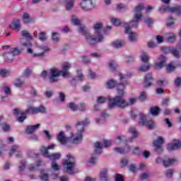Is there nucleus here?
Masks as SVG:
<instances>
[{
    "mask_svg": "<svg viewBox=\"0 0 181 181\" xmlns=\"http://www.w3.org/2000/svg\"><path fill=\"white\" fill-rule=\"evenodd\" d=\"M27 112L28 114H39V112L45 113L46 112V108L43 106H40L39 107H35L33 106H30L27 109Z\"/></svg>",
    "mask_w": 181,
    "mask_h": 181,
    "instance_id": "obj_12",
    "label": "nucleus"
},
{
    "mask_svg": "<svg viewBox=\"0 0 181 181\" xmlns=\"http://www.w3.org/2000/svg\"><path fill=\"white\" fill-rule=\"evenodd\" d=\"M24 83H25V81H23V80H21V78H19L16 80L15 86H16V87L20 88V87H22V86H23Z\"/></svg>",
    "mask_w": 181,
    "mask_h": 181,
    "instance_id": "obj_43",
    "label": "nucleus"
},
{
    "mask_svg": "<svg viewBox=\"0 0 181 181\" xmlns=\"http://www.w3.org/2000/svg\"><path fill=\"white\" fill-rule=\"evenodd\" d=\"M109 67L113 71L117 69V67H118V65L117 63L115 62V61H111L109 64Z\"/></svg>",
    "mask_w": 181,
    "mask_h": 181,
    "instance_id": "obj_46",
    "label": "nucleus"
},
{
    "mask_svg": "<svg viewBox=\"0 0 181 181\" xmlns=\"http://www.w3.org/2000/svg\"><path fill=\"white\" fill-rule=\"evenodd\" d=\"M40 40H42V42H45V40H47V37H46V33H40L39 35Z\"/></svg>",
    "mask_w": 181,
    "mask_h": 181,
    "instance_id": "obj_50",
    "label": "nucleus"
},
{
    "mask_svg": "<svg viewBox=\"0 0 181 181\" xmlns=\"http://www.w3.org/2000/svg\"><path fill=\"white\" fill-rule=\"evenodd\" d=\"M125 33H129V40H130V42H135V37H136V34L135 33H133L131 30L130 28H128V24H126L125 26Z\"/></svg>",
    "mask_w": 181,
    "mask_h": 181,
    "instance_id": "obj_24",
    "label": "nucleus"
},
{
    "mask_svg": "<svg viewBox=\"0 0 181 181\" xmlns=\"http://www.w3.org/2000/svg\"><path fill=\"white\" fill-rule=\"evenodd\" d=\"M2 128H3L4 131H5L6 132H8V131H9V129H11V127H9V125L6 124H4L2 126Z\"/></svg>",
    "mask_w": 181,
    "mask_h": 181,
    "instance_id": "obj_64",
    "label": "nucleus"
},
{
    "mask_svg": "<svg viewBox=\"0 0 181 181\" xmlns=\"http://www.w3.org/2000/svg\"><path fill=\"white\" fill-rule=\"evenodd\" d=\"M165 37L168 40V42H175V40H176V35H175V34L172 33H167L165 34Z\"/></svg>",
    "mask_w": 181,
    "mask_h": 181,
    "instance_id": "obj_36",
    "label": "nucleus"
},
{
    "mask_svg": "<svg viewBox=\"0 0 181 181\" xmlns=\"http://www.w3.org/2000/svg\"><path fill=\"white\" fill-rule=\"evenodd\" d=\"M139 22V20H137L136 18H134V19L131 21L129 23H122V26H124V28H125L127 25V28H138V23Z\"/></svg>",
    "mask_w": 181,
    "mask_h": 181,
    "instance_id": "obj_27",
    "label": "nucleus"
},
{
    "mask_svg": "<svg viewBox=\"0 0 181 181\" xmlns=\"http://www.w3.org/2000/svg\"><path fill=\"white\" fill-rule=\"evenodd\" d=\"M57 140L62 145H66L69 138L66 137L64 132H61L57 136Z\"/></svg>",
    "mask_w": 181,
    "mask_h": 181,
    "instance_id": "obj_23",
    "label": "nucleus"
},
{
    "mask_svg": "<svg viewBox=\"0 0 181 181\" xmlns=\"http://www.w3.org/2000/svg\"><path fill=\"white\" fill-rule=\"evenodd\" d=\"M181 146V143L178 141H175L174 143H170L168 144L167 149L168 151H176V149H179Z\"/></svg>",
    "mask_w": 181,
    "mask_h": 181,
    "instance_id": "obj_22",
    "label": "nucleus"
},
{
    "mask_svg": "<svg viewBox=\"0 0 181 181\" xmlns=\"http://www.w3.org/2000/svg\"><path fill=\"white\" fill-rule=\"evenodd\" d=\"M146 97H147L146 92L143 91L141 92L140 96L139 97V100L140 101H145V100H146Z\"/></svg>",
    "mask_w": 181,
    "mask_h": 181,
    "instance_id": "obj_48",
    "label": "nucleus"
},
{
    "mask_svg": "<svg viewBox=\"0 0 181 181\" xmlns=\"http://www.w3.org/2000/svg\"><path fill=\"white\" fill-rule=\"evenodd\" d=\"M175 84L176 87H180L181 78H177L175 81Z\"/></svg>",
    "mask_w": 181,
    "mask_h": 181,
    "instance_id": "obj_62",
    "label": "nucleus"
},
{
    "mask_svg": "<svg viewBox=\"0 0 181 181\" xmlns=\"http://www.w3.org/2000/svg\"><path fill=\"white\" fill-rule=\"evenodd\" d=\"M78 32L85 36L87 43L90 46H95L97 43L104 42V36L99 35L98 39H97L94 35H91L88 33L87 28L84 25H79Z\"/></svg>",
    "mask_w": 181,
    "mask_h": 181,
    "instance_id": "obj_2",
    "label": "nucleus"
},
{
    "mask_svg": "<svg viewBox=\"0 0 181 181\" xmlns=\"http://www.w3.org/2000/svg\"><path fill=\"white\" fill-rule=\"evenodd\" d=\"M68 107L71 110V111H77V110H78V106H77L74 103H69L68 104Z\"/></svg>",
    "mask_w": 181,
    "mask_h": 181,
    "instance_id": "obj_40",
    "label": "nucleus"
},
{
    "mask_svg": "<svg viewBox=\"0 0 181 181\" xmlns=\"http://www.w3.org/2000/svg\"><path fill=\"white\" fill-rule=\"evenodd\" d=\"M171 54L174 56V57H176V59H179L180 57V52L177 50V49L173 47Z\"/></svg>",
    "mask_w": 181,
    "mask_h": 181,
    "instance_id": "obj_38",
    "label": "nucleus"
},
{
    "mask_svg": "<svg viewBox=\"0 0 181 181\" xmlns=\"http://www.w3.org/2000/svg\"><path fill=\"white\" fill-rule=\"evenodd\" d=\"M117 86V82L114 80H110L107 82L106 87L107 88H114Z\"/></svg>",
    "mask_w": 181,
    "mask_h": 181,
    "instance_id": "obj_37",
    "label": "nucleus"
},
{
    "mask_svg": "<svg viewBox=\"0 0 181 181\" xmlns=\"http://www.w3.org/2000/svg\"><path fill=\"white\" fill-rule=\"evenodd\" d=\"M173 49V47H170L163 48L162 50H163V53H165V54H168L169 53H172Z\"/></svg>",
    "mask_w": 181,
    "mask_h": 181,
    "instance_id": "obj_52",
    "label": "nucleus"
},
{
    "mask_svg": "<svg viewBox=\"0 0 181 181\" xmlns=\"http://www.w3.org/2000/svg\"><path fill=\"white\" fill-rule=\"evenodd\" d=\"M111 23L112 25H115V26H119V25H121V21L119 18H112Z\"/></svg>",
    "mask_w": 181,
    "mask_h": 181,
    "instance_id": "obj_47",
    "label": "nucleus"
},
{
    "mask_svg": "<svg viewBox=\"0 0 181 181\" xmlns=\"http://www.w3.org/2000/svg\"><path fill=\"white\" fill-rule=\"evenodd\" d=\"M170 101V99H169V98H165L163 99L162 105H164L165 107H168V105H169Z\"/></svg>",
    "mask_w": 181,
    "mask_h": 181,
    "instance_id": "obj_55",
    "label": "nucleus"
},
{
    "mask_svg": "<svg viewBox=\"0 0 181 181\" xmlns=\"http://www.w3.org/2000/svg\"><path fill=\"white\" fill-rule=\"evenodd\" d=\"M40 177L41 180L49 181V175L47 173H45V171L41 172Z\"/></svg>",
    "mask_w": 181,
    "mask_h": 181,
    "instance_id": "obj_39",
    "label": "nucleus"
},
{
    "mask_svg": "<svg viewBox=\"0 0 181 181\" xmlns=\"http://www.w3.org/2000/svg\"><path fill=\"white\" fill-rule=\"evenodd\" d=\"M175 25V23L173 22V18L172 16L168 18V21L167 22V26L168 28H170L171 26H173Z\"/></svg>",
    "mask_w": 181,
    "mask_h": 181,
    "instance_id": "obj_53",
    "label": "nucleus"
},
{
    "mask_svg": "<svg viewBox=\"0 0 181 181\" xmlns=\"http://www.w3.org/2000/svg\"><path fill=\"white\" fill-rule=\"evenodd\" d=\"M175 70V66L171 64L167 66V71H173Z\"/></svg>",
    "mask_w": 181,
    "mask_h": 181,
    "instance_id": "obj_63",
    "label": "nucleus"
},
{
    "mask_svg": "<svg viewBox=\"0 0 181 181\" xmlns=\"http://www.w3.org/2000/svg\"><path fill=\"white\" fill-rule=\"evenodd\" d=\"M90 124L88 119H86L85 121L78 122L76 124V129L78 133L76 135L71 136V139L72 144H80L83 141V132H84V127Z\"/></svg>",
    "mask_w": 181,
    "mask_h": 181,
    "instance_id": "obj_3",
    "label": "nucleus"
},
{
    "mask_svg": "<svg viewBox=\"0 0 181 181\" xmlns=\"http://www.w3.org/2000/svg\"><path fill=\"white\" fill-rule=\"evenodd\" d=\"M72 22L74 25H81L80 20L77 18L76 16H72Z\"/></svg>",
    "mask_w": 181,
    "mask_h": 181,
    "instance_id": "obj_57",
    "label": "nucleus"
},
{
    "mask_svg": "<svg viewBox=\"0 0 181 181\" xmlns=\"http://www.w3.org/2000/svg\"><path fill=\"white\" fill-rule=\"evenodd\" d=\"M62 157V155L59 153H52V154H48V159H50L51 160H57L58 159H60Z\"/></svg>",
    "mask_w": 181,
    "mask_h": 181,
    "instance_id": "obj_32",
    "label": "nucleus"
},
{
    "mask_svg": "<svg viewBox=\"0 0 181 181\" xmlns=\"http://www.w3.org/2000/svg\"><path fill=\"white\" fill-rule=\"evenodd\" d=\"M69 69H71V64L69 62H65L62 64V70H61L62 77H70Z\"/></svg>",
    "mask_w": 181,
    "mask_h": 181,
    "instance_id": "obj_15",
    "label": "nucleus"
},
{
    "mask_svg": "<svg viewBox=\"0 0 181 181\" xmlns=\"http://www.w3.org/2000/svg\"><path fill=\"white\" fill-rule=\"evenodd\" d=\"M166 12V11H169V12H173V13H177V15H181V6H177L175 7H161L160 8V12Z\"/></svg>",
    "mask_w": 181,
    "mask_h": 181,
    "instance_id": "obj_13",
    "label": "nucleus"
},
{
    "mask_svg": "<svg viewBox=\"0 0 181 181\" xmlns=\"http://www.w3.org/2000/svg\"><path fill=\"white\" fill-rule=\"evenodd\" d=\"M40 127V124H37L33 126H27L25 129L26 134H33L36 129H39V127Z\"/></svg>",
    "mask_w": 181,
    "mask_h": 181,
    "instance_id": "obj_26",
    "label": "nucleus"
},
{
    "mask_svg": "<svg viewBox=\"0 0 181 181\" xmlns=\"http://www.w3.org/2000/svg\"><path fill=\"white\" fill-rule=\"evenodd\" d=\"M140 125H145L148 129H153L155 128V123L152 120L146 121V116L141 113L140 121L139 122Z\"/></svg>",
    "mask_w": 181,
    "mask_h": 181,
    "instance_id": "obj_9",
    "label": "nucleus"
},
{
    "mask_svg": "<svg viewBox=\"0 0 181 181\" xmlns=\"http://www.w3.org/2000/svg\"><path fill=\"white\" fill-rule=\"evenodd\" d=\"M18 54H21V50L19 49L11 48L9 52L3 54V57H4V60L7 63H12L15 56H18Z\"/></svg>",
    "mask_w": 181,
    "mask_h": 181,
    "instance_id": "obj_5",
    "label": "nucleus"
},
{
    "mask_svg": "<svg viewBox=\"0 0 181 181\" xmlns=\"http://www.w3.org/2000/svg\"><path fill=\"white\" fill-rule=\"evenodd\" d=\"M52 168L53 170H59L60 168H59V165H57V163L56 161L52 162Z\"/></svg>",
    "mask_w": 181,
    "mask_h": 181,
    "instance_id": "obj_54",
    "label": "nucleus"
},
{
    "mask_svg": "<svg viewBox=\"0 0 181 181\" xmlns=\"http://www.w3.org/2000/svg\"><path fill=\"white\" fill-rule=\"evenodd\" d=\"M176 162H177V160L175 158H168L164 160L163 158L158 157L156 160V163H163V166L165 168L170 166V165H173V163H176Z\"/></svg>",
    "mask_w": 181,
    "mask_h": 181,
    "instance_id": "obj_10",
    "label": "nucleus"
},
{
    "mask_svg": "<svg viewBox=\"0 0 181 181\" xmlns=\"http://www.w3.org/2000/svg\"><path fill=\"white\" fill-rule=\"evenodd\" d=\"M153 83V77H152V74H147L144 78V88H148L152 86Z\"/></svg>",
    "mask_w": 181,
    "mask_h": 181,
    "instance_id": "obj_20",
    "label": "nucleus"
},
{
    "mask_svg": "<svg viewBox=\"0 0 181 181\" xmlns=\"http://www.w3.org/2000/svg\"><path fill=\"white\" fill-rule=\"evenodd\" d=\"M67 159L64 160L62 165L64 166V172H66L69 175H74V167L76 166V161L74 157L71 155L66 156Z\"/></svg>",
    "mask_w": 181,
    "mask_h": 181,
    "instance_id": "obj_4",
    "label": "nucleus"
},
{
    "mask_svg": "<svg viewBox=\"0 0 181 181\" xmlns=\"http://www.w3.org/2000/svg\"><path fill=\"white\" fill-rule=\"evenodd\" d=\"M13 153H16V158H22V151H21V148L17 145H14L11 147L10 151V156H12Z\"/></svg>",
    "mask_w": 181,
    "mask_h": 181,
    "instance_id": "obj_19",
    "label": "nucleus"
},
{
    "mask_svg": "<svg viewBox=\"0 0 181 181\" xmlns=\"http://www.w3.org/2000/svg\"><path fill=\"white\" fill-rule=\"evenodd\" d=\"M124 84L121 83L117 86V92L119 95H116L114 98L109 99V108L112 110V108H115V107H118L119 108H126V107H129V105H132V104H135L136 103V98H132L129 99V103L125 100V99L122 97L124 94Z\"/></svg>",
    "mask_w": 181,
    "mask_h": 181,
    "instance_id": "obj_1",
    "label": "nucleus"
},
{
    "mask_svg": "<svg viewBox=\"0 0 181 181\" xmlns=\"http://www.w3.org/2000/svg\"><path fill=\"white\" fill-rule=\"evenodd\" d=\"M164 143L165 140H163L162 136H158L157 140L153 141V146L155 147L156 152H158V153H161V152H163L162 145H163Z\"/></svg>",
    "mask_w": 181,
    "mask_h": 181,
    "instance_id": "obj_11",
    "label": "nucleus"
},
{
    "mask_svg": "<svg viewBox=\"0 0 181 181\" xmlns=\"http://www.w3.org/2000/svg\"><path fill=\"white\" fill-rule=\"evenodd\" d=\"M144 22L146 23V25H148V26H151V25H153V19L151 18H146L144 19Z\"/></svg>",
    "mask_w": 181,
    "mask_h": 181,
    "instance_id": "obj_51",
    "label": "nucleus"
},
{
    "mask_svg": "<svg viewBox=\"0 0 181 181\" xmlns=\"http://www.w3.org/2000/svg\"><path fill=\"white\" fill-rule=\"evenodd\" d=\"M173 170L172 169H169L168 170H167L166 172V176L167 177H172V176L173 175Z\"/></svg>",
    "mask_w": 181,
    "mask_h": 181,
    "instance_id": "obj_60",
    "label": "nucleus"
},
{
    "mask_svg": "<svg viewBox=\"0 0 181 181\" xmlns=\"http://www.w3.org/2000/svg\"><path fill=\"white\" fill-rule=\"evenodd\" d=\"M140 57L141 60L143 61L144 63H148V62H149V59H151L149 55H148V54L145 52H143L141 53Z\"/></svg>",
    "mask_w": 181,
    "mask_h": 181,
    "instance_id": "obj_34",
    "label": "nucleus"
},
{
    "mask_svg": "<svg viewBox=\"0 0 181 181\" xmlns=\"http://www.w3.org/2000/svg\"><path fill=\"white\" fill-rule=\"evenodd\" d=\"M21 43L23 46H25V47H32V43H30V42L28 40L25 42V39H21Z\"/></svg>",
    "mask_w": 181,
    "mask_h": 181,
    "instance_id": "obj_45",
    "label": "nucleus"
},
{
    "mask_svg": "<svg viewBox=\"0 0 181 181\" xmlns=\"http://www.w3.org/2000/svg\"><path fill=\"white\" fill-rule=\"evenodd\" d=\"M158 62L155 64V68L157 69V70H160V69L166 64V57L163 55H160L158 57Z\"/></svg>",
    "mask_w": 181,
    "mask_h": 181,
    "instance_id": "obj_17",
    "label": "nucleus"
},
{
    "mask_svg": "<svg viewBox=\"0 0 181 181\" xmlns=\"http://www.w3.org/2000/svg\"><path fill=\"white\" fill-rule=\"evenodd\" d=\"M40 52H36L33 54V49L32 48H28L27 49V52L29 53V54H32V57H38L40 59H42V57H45V54L46 52H49V49L47 47V46L41 45L38 47Z\"/></svg>",
    "mask_w": 181,
    "mask_h": 181,
    "instance_id": "obj_6",
    "label": "nucleus"
},
{
    "mask_svg": "<svg viewBox=\"0 0 181 181\" xmlns=\"http://www.w3.org/2000/svg\"><path fill=\"white\" fill-rule=\"evenodd\" d=\"M21 35L23 37H25V39L32 40V35L27 30L21 31Z\"/></svg>",
    "mask_w": 181,
    "mask_h": 181,
    "instance_id": "obj_41",
    "label": "nucleus"
},
{
    "mask_svg": "<svg viewBox=\"0 0 181 181\" xmlns=\"http://www.w3.org/2000/svg\"><path fill=\"white\" fill-rule=\"evenodd\" d=\"M23 21L24 23H30V22L33 21V18H30L29 13H24L23 15Z\"/></svg>",
    "mask_w": 181,
    "mask_h": 181,
    "instance_id": "obj_30",
    "label": "nucleus"
},
{
    "mask_svg": "<svg viewBox=\"0 0 181 181\" xmlns=\"http://www.w3.org/2000/svg\"><path fill=\"white\" fill-rule=\"evenodd\" d=\"M52 40L54 42H59V33H52Z\"/></svg>",
    "mask_w": 181,
    "mask_h": 181,
    "instance_id": "obj_58",
    "label": "nucleus"
},
{
    "mask_svg": "<svg viewBox=\"0 0 181 181\" xmlns=\"http://www.w3.org/2000/svg\"><path fill=\"white\" fill-rule=\"evenodd\" d=\"M100 179L102 181L108 180V171L107 169H103L100 171Z\"/></svg>",
    "mask_w": 181,
    "mask_h": 181,
    "instance_id": "obj_29",
    "label": "nucleus"
},
{
    "mask_svg": "<svg viewBox=\"0 0 181 181\" xmlns=\"http://www.w3.org/2000/svg\"><path fill=\"white\" fill-rule=\"evenodd\" d=\"M81 6L83 11H91L94 8V4L93 0H83Z\"/></svg>",
    "mask_w": 181,
    "mask_h": 181,
    "instance_id": "obj_14",
    "label": "nucleus"
},
{
    "mask_svg": "<svg viewBox=\"0 0 181 181\" xmlns=\"http://www.w3.org/2000/svg\"><path fill=\"white\" fill-rule=\"evenodd\" d=\"M105 101H107V98H104L103 96L98 97L97 100L98 104H104Z\"/></svg>",
    "mask_w": 181,
    "mask_h": 181,
    "instance_id": "obj_49",
    "label": "nucleus"
},
{
    "mask_svg": "<svg viewBox=\"0 0 181 181\" xmlns=\"http://www.w3.org/2000/svg\"><path fill=\"white\" fill-rule=\"evenodd\" d=\"M74 2H76V0H64V4L66 11H71L74 6Z\"/></svg>",
    "mask_w": 181,
    "mask_h": 181,
    "instance_id": "obj_25",
    "label": "nucleus"
},
{
    "mask_svg": "<svg viewBox=\"0 0 181 181\" xmlns=\"http://www.w3.org/2000/svg\"><path fill=\"white\" fill-rule=\"evenodd\" d=\"M115 181H124V178L121 174H117L115 176Z\"/></svg>",
    "mask_w": 181,
    "mask_h": 181,
    "instance_id": "obj_61",
    "label": "nucleus"
},
{
    "mask_svg": "<svg viewBox=\"0 0 181 181\" xmlns=\"http://www.w3.org/2000/svg\"><path fill=\"white\" fill-rule=\"evenodd\" d=\"M128 7L125 6L124 4H118L116 6V11H118V12H125V11H127Z\"/></svg>",
    "mask_w": 181,
    "mask_h": 181,
    "instance_id": "obj_33",
    "label": "nucleus"
},
{
    "mask_svg": "<svg viewBox=\"0 0 181 181\" xmlns=\"http://www.w3.org/2000/svg\"><path fill=\"white\" fill-rule=\"evenodd\" d=\"M21 21L18 18H15L10 25V28L12 30H16V32H19L21 30Z\"/></svg>",
    "mask_w": 181,
    "mask_h": 181,
    "instance_id": "obj_18",
    "label": "nucleus"
},
{
    "mask_svg": "<svg viewBox=\"0 0 181 181\" xmlns=\"http://www.w3.org/2000/svg\"><path fill=\"white\" fill-rule=\"evenodd\" d=\"M151 69V64L141 65L139 68V71H148Z\"/></svg>",
    "mask_w": 181,
    "mask_h": 181,
    "instance_id": "obj_42",
    "label": "nucleus"
},
{
    "mask_svg": "<svg viewBox=\"0 0 181 181\" xmlns=\"http://www.w3.org/2000/svg\"><path fill=\"white\" fill-rule=\"evenodd\" d=\"M144 4H139L134 8V18L137 21H141V18H142V13L141 11L144 9Z\"/></svg>",
    "mask_w": 181,
    "mask_h": 181,
    "instance_id": "obj_16",
    "label": "nucleus"
},
{
    "mask_svg": "<svg viewBox=\"0 0 181 181\" xmlns=\"http://www.w3.org/2000/svg\"><path fill=\"white\" fill-rule=\"evenodd\" d=\"M0 76L3 78L8 77L9 76V71L7 69H1L0 71Z\"/></svg>",
    "mask_w": 181,
    "mask_h": 181,
    "instance_id": "obj_44",
    "label": "nucleus"
},
{
    "mask_svg": "<svg viewBox=\"0 0 181 181\" xmlns=\"http://www.w3.org/2000/svg\"><path fill=\"white\" fill-rule=\"evenodd\" d=\"M129 171L132 172L133 173H135V172H136L137 168H136V165H135V164H132L129 165Z\"/></svg>",
    "mask_w": 181,
    "mask_h": 181,
    "instance_id": "obj_56",
    "label": "nucleus"
},
{
    "mask_svg": "<svg viewBox=\"0 0 181 181\" xmlns=\"http://www.w3.org/2000/svg\"><path fill=\"white\" fill-rule=\"evenodd\" d=\"M129 132H131V134H132V135L134 136V138H136L138 133L136 132V130H135L134 128H130L129 129Z\"/></svg>",
    "mask_w": 181,
    "mask_h": 181,
    "instance_id": "obj_59",
    "label": "nucleus"
},
{
    "mask_svg": "<svg viewBox=\"0 0 181 181\" xmlns=\"http://www.w3.org/2000/svg\"><path fill=\"white\" fill-rule=\"evenodd\" d=\"M112 46L115 47V49H119V47H122V46H125V42L124 41H115L112 42Z\"/></svg>",
    "mask_w": 181,
    "mask_h": 181,
    "instance_id": "obj_31",
    "label": "nucleus"
},
{
    "mask_svg": "<svg viewBox=\"0 0 181 181\" xmlns=\"http://www.w3.org/2000/svg\"><path fill=\"white\" fill-rule=\"evenodd\" d=\"M49 82L51 83H57L59 77L62 76V71L58 70L57 68H52L49 71Z\"/></svg>",
    "mask_w": 181,
    "mask_h": 181,
    "instance_id": "obj_7",
    "label": "nucleus"
},
{
    "mask_svg": "<svg viewBox=\"0 0 181 181\" xmlns=\"http://www.w3.org/2000/svg\"><path fill=\"white\" fill-rule=\"evenodd\" d=\"M111 146V140H103V144H100V142L97 141L95 143V153L96 155H100L103 152V147L107 148V146Z\"/></svg>",
    "mask_w": 181,
    "mask_h": 181,
    "instance_id": "obj_8",
    "label": "nucleus"
},
{
    "mask_svg": "<svg viewBox=\"0 0 181 181\" xmlns=\"http://www.w3.org/2000/svg\"><path fill=\"white\" fill-rule=\"evenodd\" d=\"M150 112L153 117H158L160 112V108H159L158 106L151 107L150 108Z\"/></svg>",
    "mask_w": 181,
    "mask_h": 181,
    "instance_id": "obj_28",
    "label": "nucleus"
},
{
    "mask_svg": "<svg viewBox=\"0 0 181 181\" xmlns=\"http://www.w3.org/2000/svg\"><path fill=\"white\" fill-rule=\"evenodd\" d=\"M40 152H41L45 158H47L49 156V150H47V148L45 147V146H41L40 147Z\"/></svg>",
    "mask_w": 181,
    "mask_h": 181,
    "instance_id": "obj_35",
    "label": "nucleus"
},
{
    "mask_svg": "<svg viewBox=\"0 0 181 181\" xmlns=\"http://www.w3.org/2000/svg\"><path fill=\"white\" fill-rule=\"evenodd\" d=\"M93 29H94L95 35H97V37H95L96 39H98V36H103L101 35L102 33L101 30L103 29V23H97L94 24Z\"/></svg>",
    "mask_w": 181,
    "mask_h": 181,
    "instance_id": "obj_21",
    "label": "nucleus"
}]
</instances>
